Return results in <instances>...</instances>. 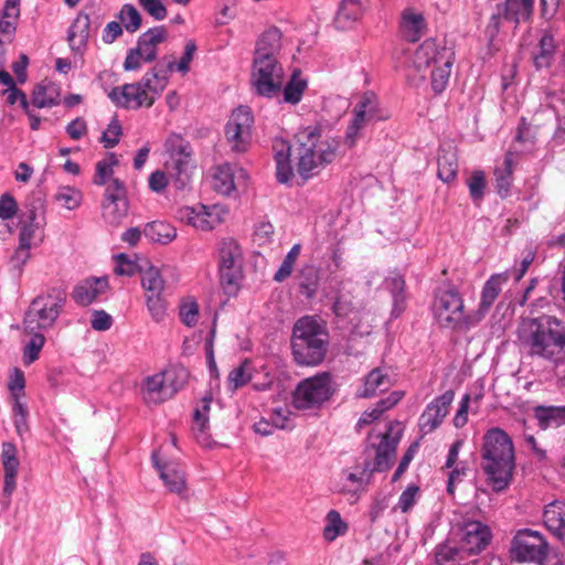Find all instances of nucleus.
<instances>
[{
	"instance_id": "nucleus-3",
	"label": "nucleus",
	"mask_w": 565,
	"mask_h": 565,
	"mask_svg": "<svg viewBox=\"0 0 565 565\" xmlns=\"http://www.w3.org/2000/svg\"><path fill=\"white\" fill-rule=\"evenodd\" d=\"M520 339L532 355L555 362L565 355V326L553 316L542 315L523 321Z\"/></svg>"
},
{
	"instance_id": "nucleus-55",
	"label": "nucleus",
	"mask_w": 565,
	"mask_h": 565,
	"mask_svg": "<svg viewBox=\"0 0 565 565\" xmlns=\"http://www.w3.org/2000/svg\"><path fill=\"white\" fill-rule=\"evenodd\" d=\"M25 377L22 370L14 367L9 376L8 390L12 401L21 399L24 396Z\"/></svg>"
},
{
	"instance_id": "nucleus-16",
	"label": "nucleus",
	"mask_w": 565,
	"mask_h": 565,
	"mask_svg": "<svg viewBox=\"0 0 565 565\" xmlns=\"http://www.w3.org/2000/svg\"><path fill=\"white\" fill-rule=\"evenodd\" d=\"M491 537L490 527L480 521H467L460 529L461 548L470 554H477L484 550Z\"/></svg>"
},
{
	"instance_id": "nucleus-7",
	"label": "nucleus",
	"mask_w": 565,
	"mask_h": 565,
	"mask_svg": "<svg viewBox=\"0 0 565 565\" xmlns=\"http://www.w3.org/2000/svg\"><path fill=\"white\" fill-rule=\"evenodd\" d=\"M455 61V52L446 46H439L435 39L425 40L414 53V66L418 72L431 70V88L436 94L443 93L447 85Z\"/></svg>"
},
{
	"instance_id": "nucleus-56",
	"label": "nucleus",
	"mask_w": 565,
	"mask_h": 565,
	"mask_svg": "<svg viewBox=\"0 0 565 565\" xmlns=\"http://www.w3.org/2000/svg\"><path fill=\"white\" fill-rule=\"evenodd\" d=\"M565 520L562 507L558 502L548 504L543 512V522L548 531H554Z\"/></svg>"
},
{
	"instance_id": "nucleus-13",
	"label": "nucleus",
	"mask_w": 565,
	"mask_h": 565,
	"mask_svg": "<svg viewBox=\"0 0 565 565\" xmlns=\"http://www.w3.org/2000/svg\"><path fill=\"white\" fill-rule=\"evenodd\" d=\"M284 70L277 58L253 60L252 83L259 96L271 98L282 85Z\"/></svg>"
},
{
	"instance_id": "nucleus-40",
	"label": "nucleus",
	"mask_w": 565,
	"mask_h": 565,
	"mask_svg": "<svg viewBox=\"0 0 565 565\" xmlns=\"http://www.w3.org/2000/svg\"><path fill=\"white\" fill-rule=\"evenodd\" d=\"M53 200L62 207L68 211H74L81 206L83 201V193L81 190L74 186L62 185L57 188L55 194L53 195Z\"/></svg>"
},
{
	"instance_id": "nucleus-59",
	"label": "nucleus",
	"mask_w": 565,
	"mask_h": 565,
	"mask_svg": "<svg viewBox=\"0 0 565 565\" xmlns=\"http://www.w3.org/2000/svg\"><path fill=\"white\" fill-rule=\"evenodd\" d=\"M355 310L354 303L349 295L338 292L332 303V312L338 318H349Z\"/></svg>"
},
{
	"instance_id": "nucleus-9",
	"label": "nucleus",
	"mask_w": 565,
	"mask_h": 565,
	"mask_svg": "<svg viewBox=\"0 0 565 565\" xmlns=\"http://www.w3.org/2000/svg\"><path fill=\"white\" fill-rule=\"evenodd\" d=\"M335 393L329 372H320L300 381L291 394L292 406L298 411L319 409Z\"/></svg>"
},
{
	"instance_id": "nucleus-63",
	"label": "nucleus",
	"mask_w": 565,
	"mask_h": 565,
	"mask_svg": "<svg viewBox=\"0 0 565 565\" xmlns=\"http://www.w3.org/2000/svg\"><path fill=\"white\" fill-rule=\"evenodd\" d=\"M30 247L24 246L23 243H19V247L14 252V254L10 257L9 266L10 270L14 276H20L23 266L30 258Z\"/></svg>"
},
{
	"instance_id": "nucleus-24",
	"label": "nucleus",
	"mask_w": 565,
	"mask_h": 565,
	"mask_svg": "<svg viewBox=\"0 0 565 565\" xmlns=\"http://www.w3.org/2000/svg\"><path fill=\"white\" fill-rule=\"evenodd\" d=\"M499 8L504 13V20L514 23V26L521 22H529L534 12V0H505L499 3Z\"/></svg>"
},
{
	"instance_id": "nucleus-33",
	"label": "nucleus",
	"mask_w": 565,
	"mask_h": 565,
	"mask_svg": "<svg viewBox=\"0 0 565 565\" xmlns=\"http://www.w3.org/2000/svg\"><path fill=\"white\" fill-rule=\"evenodd\" d=\"M142 233L149 241L163 245L169 244L177 237L175 227L163 221L147 223Z\"/></svg>"
},
{
	"instance_id": "nucleus-35",
	"label": "nucleus",
	"mask_w": 565,
	"mask_h": 565,
	"mask_svg": "<svg viewBox=\"0 0 565 565\" xmlns=\"http://www.w3.org/2000/svg\"><path fill=\"white\" fill-rule=\"evenodd\" d=\"M495 189L501 199H507L511 193L513 184V161L511 154H507L503 167L494 170Z\"/></svg>"
},
{
	"instance_id": "nucleus-54",
	"label": "nucleus",
	"mask_w": 565,
	"mask_h": 565,
	"mask_svg": "<svg viewBox=\"0 0 565 565\" xmlns=\"http://www.w3.org/2000/svg\"><path fill=\"white\" fill-rule=\"evenodd\" d=\"M247 363V360H245L242 364L230 372L227 377L228 390L235 392L239 387L245 386L252 380V375L246 371Z\"/></svg>"
},
{
	"instance_id": "nucleus-28",
	"label": "nucleus",
	"mask_w": 565,
	"mask_h": 565,
	"mask_svg": "<svg viewBox=\"0 0 565 565\" xmlns=\"http://www.w3.org/2000/svg\"><path fill=\"white\" fill-rule=\"evenodd\" d=\"M360 113H362V119L369 125L388 118V115L381 109L377 97L371 92L365 93L353 107L352 114Z\"/></svg>"
},
{
	"instance_id": "nucleus-32",
	"label": "nucleus",
	"mask_w": 565,
	"mask_h": 565,
	"mask_svg": "<svg viewBox=\"0 0 565 565\" xmlns=\"http://www.w3.org/2000/svg\"><path fill=\"white\" fill-rule=\"evenodd\" d=\"M458 173V157L454 148L440 149L437 158V177L444 183L456 180Z\"/></svg>"
},
{
	"instance_id": "nucleus-4",
	"label": "nucleus",
	"mask_w": 565,
	"mask_h": 565,
	"mask_svg": "<svg viewBox=\"0 0 565 565\" xmlns=\"http://www.w3.org/2000/svg\"><path fill=\"white\" fill-rule=\"evenodd\" d=\"M321 126L310 125L295 135L296 169L303 180L317 175L337 156L338 143L321 141Z\"/></svg>"
},
{
	"instance_id": "nucleus-60",
	"label": "nucleus",
	"mask_w": 565,
	"mask_h": 565,
	"mask_svg": "<svg viewBox=\"0 0 565 565\" xmlns=\"http://www.w3.org/2000/svg\"><path fill=\"white\" fill-rule=\"evenodd\" d=\"M31 102L38 108L52 107L58 104L56 96L47 95V87L39 84L32 92Z\"/></svg>"
},
{
	"instance_id": "nucleus-29",
	"label": "nucleus",
	"mask_w": 565,
	"mask_h": 565,
	"mask_svg": "<svg viewBox=\"0 0 565 565\" xmlns=\"http://www.w3.org/2000/svg\"><path fill=\"white\" fill-rule=\"evenodd\" d=\"M533 414L537 426L543 430L565 425V405H537L533 408Z\"/></svg>"
},
{
	"instance_id": "nucleus-21",
	"label": "nucleus",
	"mask_w": 565,
	"mask_h": 565,
	"mask_svg": "<svg viewBox=\"0 0 565 565\" xmlns=\"http://www.w3.org/2000/svg\"><path fill=\"white\" fill-rule=\"evenodd\" d=\"M168 38V30L164 25L150 28L143 32L137 40V49L143 55V62L151 63L156 61L158 55V44L166 41Z\"/></svg>"
},
{
	"instance_id": "nucleus-64",
	"label": "nucleus",
	"mask_w": 565,
	"mask_h": 565,
	"mask_svg": "<svg viewBox=\"0 0 565 565\" xmlns=\"http://www.w3.org/2000/svg\"><path fill=\"white\" fill-rule=\"evenodd\" d=\"M146 302L152 319L157 322L163 320L167 306L161 294L146 295Z\"/></svg>"
},
{
	"instance_id": "nucleus-12",
	"label": "nucleus",
	"mask_w": 565,
	"mask_h": 565,
	"mask_svg": "<svg viewBox=\"0 0 565 565\" xmlns=\"http://www.w3.org/2000/svg\"><path fill=\"white\" fill-rule=\"evenodd\" d=\"M548 544L539 531L519 530L511 542L510 553L515 562L542 564L547 556Z\"/></svg>"
},
{
	"instance_id": "nucleus-47",
	"label": "nucleus",
	"mask_w": 565,
	"mask_h": 565,
	"mask_svg": "<svg viewBox=\"0 0 565 565\" xmlns=\"http://www.w3.org/2000/svg\"><path fill=\"white\" fill-rule=\"evenodd\" d=\"M369 124L362 119V113L352 114V118L345 130L344 145L350 149L354 148L358 140L363 137V130Z\"/></svg>"
},
{
	"instance_id": "nucleus-6",
	"label": "nucleus",
	"mask_w": 565,
	"mask_h": 565,
	"mask_svg": "<svg viewBox=\"0 0 565 565\" xmlns=\"http://www.w3.org/2000/svg\"><path fill=\"white\" fill-rule=\"evenodd\" d=\"M167 83V71L154 66L143 75L140 82L114 87L108 97L113 103L122 108L138 109L143 105L151 107L154 103V97H149L148 93L160 94L166 88Z\"/></svg>"
},
{
	"instance_id": "nucleus-49",
	"label": "nucleus",
	"mask_w": 565,
	"mask_h": 565,
	"mask_svg": "<svg viewBox=\"0 0 565 565\" xmlns=\"http://www.w3.org/2000/svg\"><path fill=\"white\" fill-rule=\"evenodd\" d=\"M369 124L362 119V113L352 114V118L345 130L344 145L350 149L354 148L358 140L363 137V130Z\"/></svg>"
},
{
	"instance_id": "nucleus-18",
	"label": "nucleus",
	"mask_w": 565,
	"mask_h": 565,
	"mask_svg": "<svg viewBox=\"0 0 565 565\" xmlns=\"http://www.w3.org/2000/svg\"><path fill=\"white\" fill-rule=\"evenodd\" d=\"M108 288L106 276L89 277L73 288L71 297L78 306L86 307L97 300Z\"/></svg>"
},
{
	"instance_id": "nucleus-17",
	"label": "nucleus",
	"mask_w": 565,
	"mask_h": 565,
	"mask_svg": "<svg viewBox=\"0 0 565 565\" xmlns=\"http://www.w3.org/2000/svg\"><path fill=\"white\" fill-rule=\"evenodd\" d=\"M151 459L160 478L169 491L182 495L185 492V475L182 467L175 462H161L158 451H153Z\"/></svg>"
},
{
	"instance_id": "nucleus-44",
	"label": "nucleus",
	"mask_w": 565,
	"mask_h": 565,
	"mask_svg": "<svg viewBox=\"0 0 565 565\" xmlns=\"http://www.w3.org/2000/svg\"><path fill=\"white\" fill-rule=\"evenodd\" d=\"M469 195L476 205H480L487 190L486 173L482 170H473L467 180Z\"/></svg>"
},
{
	"instance_id": "nucleus-52",
	"label": "nucleus",
	"mask_w": 565,
	"mask_h": 565,
	"mask_svg": "<svg viewBox=\"0 0 565 565\" xmlns=\"http://www.w3.org/2000/svg\"><path fill=\"white\" fill-rule=\"evenodd\" d=\"M32 334L31 340L25 345L23 351V362L25 365H30L39 359L40 352L45 343V338L40 331L30 332Z\"/></svg>"
},
{
	"instance_id": "nucleus-62",
	"label": "nucleus",
	"mask_w": 565,
	"mask_h": 565,
	"mask_svg": "<svg viewBox=\"0 0 565 565\" xmlns=\"http://www.w3.org/2000/svg\"><path fill=\"white\" fill-rule=\"evenodd\" d=\"M30 247L24 246L23 243H19V247L14 252V254L10 257L9 266L10 270L14 276H20L23 266L30 258Z\"/></svg>"
},
{
	"instance_id": "nucleus-31",
	"label": "nucleus",
	"mask_w": 565,
	"mask_h": 565,
	"mask_svg": "<svg viewBox=\"0 0 565 565\" xmlns=\"http://www.w3.org/2000/svg\"><path fill=\"white\" fill-rule=\"evenodd\" d=\"M391 386L392 380L390 375L382 369L375 367L365 376L363 388L356 393V396L361 398H371L377 393L387 391Z\"/></svg>"
},
{
	"instance_id": "nucleus-51",
	"label": "nucleus",
	"mask_w": 565,
	"mask_h": 565,
	"mask_svg": "<svg viewBox=\"0 0 565 565\" xmlns=\"http://www.w3.org/2000/svg\"><path fill=\"white\" fill-rule=\"evenodd\" d=\"M141 286L147 291L146 295L161 294L164 288V280L162 279L159 269L150 266L142 275Z\"/></svg>"
},
{
	"instance_id": "nucleus-15",
	"label": "nucleus",
	"mask_w": 565,
	"mask_h": 565,
	"mask_svg": "<svg viewBox=\"0 0 565 565\" xmlns=\"http://www.w3.org/2000/svg\"><path fill=\"white\" fill-rule=\"evenodd\" d=\"M455 398L452 390L446 391L444 394L435 397L425 408L419 417V429L424 435L433 433L437 429L445 417L449 413V407Z\"/></svg>"
},
{
	"instance_id": "nucleus-14",
	"label": "nucleus",
	"mask_w": 565,
	"mask_h": 565,
	"mask_svg": "<svg viewBox=\"0 0 565 565\" xmlns=\"http://www.w3.org/2000/svg\"><path fill=\"white\" fill-rule=\"evenodd\" d=\"M254 116L248 106H239L233 110L225 125V136L236 151H245L252 137Z\"/></svg>"
},
{
	"instance_id": "nucleus-34",
	"label": "nucleus",
	"mask_w": 565,
	"mask_h": 565,
	"mask_svg": "<svg viewBox=\"0 0 565 565\" xmlns=\"http://www.w3.org/2000/svg\"><path fill=\"white\" fill-rule=\"evenodd\" d=\"M143 398L147 403L160 404L166 397V380L163 372L148 376L142 385Z\"/></svg>"
},
{
	"instance_id": "nucleus-27",
	"label": "nucleus",
	"mask_w": 565,
	"mask_h": 565,
	"mask_svg": "<svg viewBox=\"0 0 565 565\" xmlns=\"http://www.w3.org/2000/svg\"><path fill=\"white\" fill-rule=\"evenodd\" d=\"M166 168L175 190L183 191L190 185L194 169L192 158L170 160L166 163Z\"/></svg>"
},
{
	"instance_id": "nucleus-8",
	"label": "nucleus",
	"mask_w": 565,
	"mask_h": 565,
	"mask_svg": "<svg viewBox=\"0 0 565 565\" xmlns=\"http://www.w3.org/2000/svg\"><path fill=\"white\" fill-rule=\"evenodd\" d=\"M65 288L52 287L46 294L34 298L24 316V328L28 332L47 329L58 318L66 303Z\"/></svg>"
},
{
	"instance_id": "nucleus-5",
	"label": "nucleus",
	"mask_w": 565,
	"mask_h": 565,
	"mask_svg": "<svg viewBox=\"0 0 565 565\" xmlns=\"http://www.w3.org/2000/svg\"><path fill=\"white\" fill-rule=\"evenodd\" d=\"M402 434V429L394 433L393 423L388 424L385 433L376 434L375 437L381 438V441L377 445L374 443L365 445L362 452L363 462L354 467L360 471L348 473L347 479L364 488L371 483L374 473L388 471L393 466Z\"/></svg>"
},
{
	"instance_id": "nucleus-57",
	"label": "nucleus",
	"mask_w": 565,
	"mask_h": 565,
	"mask_svg": "<svg viewBox=\"0 0 565 565\" xmlns=\"http://www.w3.org/2000/svg\"><path fill=\"white\" fill-rule=\"evenodd\" d=\"M212 401H213L212 393L211 392L206 393V395L202 397L201 407L196 408L194 411V415H193L194 423H195V425H198L199 430L202 434L205 433V430L209 427V412L211 408Z\"/></svg>"
},
{
	"instance_id": "nucleus-38",
	"label": "nucleus",
	"mask_w": 565,
	"mask_h": 565,
	"mask_svg": "<svg viewBox=\"0 0 565 565\" xmlns=\"http://www.w3.org/2000/svg\"><path fill=\"white\" fill-rule=\"evenodd\" d=\"M166 380V397L171 398L183 388L189 379V372L181 365H173L163 371Z\"/></svg>"
},
{
	"instance_id": "nucleus-58",
	"label": "nucleus",
	"mask_w": 565,
	"mask_h": 565,
	"mask_svg": "<svg viewBox=\"0 0 565 565\" xmlns=\"http://www.w3.org/2000/svg\"><path fill=\"white\" fill-rule=\"evenodd\" d=\"M122 134V128L120 122L116 117L111 119L107 129L102 134L99 141L104 143L106 149L114 148L119 143L120 136Z\"/></svg>"
},
{
	"instance_id": "nucleus-53",
	"label": "nucleus",
	"mask_w": 565,
	"mask_h": 565,
	"mask_svg": "<svg viewBox=\"0 0 565 565\" xmlns=\"http://www.w3.org/2000/svg\"><path fill=\"white\" fill-rule=\"evenodd\" d=\"M13 423L19 436H23L29 431L28 416L29 411L26 404L22 403L21 399L13 401L12 403Z\"/></svg>"
},
{
	"instance_id": "nucleus-41",
	"label": "nucleus",
	"mask_w": 565,
	"mask_h": 565,
	"mask_svg": "<svg viewBox=\"0 0 565 565\" xmlns=\"http://www.w3.org/2000/svg\"><path fill=\"white\" fill-rule=\"evenodd\" d=\"M164 147L170 160L192 158L190 142L179 134H171L164 142Z\"/></svg>"
},
{
	"instance_id": "nucleus-42",
	"label": "nucleus",
	"mask_w": 565,
	"mask_h": 565,
	"mask_svg": "<svg viewBox=\"0 0 565 565\" xmlns=\"http://www.w3.org/2000/svg\"><path fill=\"white\" fill-rule=\"evenodd\" d=\"M298 74L299 71H295L290 77V81L282 89L284 102L290 105H297L300 103L307 88V81L300 78Z\"/></svg>"
},
{
	"instance_id": "nucleus-11",
	"label": "nucleus",
	"mask_w": 565,
	"mask_h": 565,
	"mask_svg": "<svg viewBox=\"0 0 565 565\" xmlns=\"http://www.w3.org/2000/svg\"><path fill=\"white\" fill-rule=\"evenodd\" d=\"M220 282L227 296H235L239 290L242 274V249L233 238L222 241L218 249Z\"/></svg>"
},
{
	"instance_id": "nucleus-23",
	"label": "nucleus",
	"mask_w": 565,
	"mask_h": 565,
	"mask_svg": "<svg viewBox=\"0 0 565 565\" xmlns=\"http://www.w3.org/2000/svg\"><path fill=\"white\" fill-rule=\"evenodd\" d=\"M274 159L276 162V178L280 183H288L294 177V168L291 164V146L284 139L275 140Z\"/></svg>"
},
{
	"instance_id": "nucleus-30",
	"label": "nucleus",
	"mask_w": 565,
	"mask_h": 565,
	"mask_svg": "<svg viewBox=\"0 0 565 565\" xmlns=\"http://www.w3.org/2000/svg\"><path fill=\"white\" fill-rule=\"evenodd\" d=\"M510 278L509 271L491 275L484 282L481 290V298L479 303V312L486 313L490 310L495 299L502 290V285Z\"/></svg>"
},
{
	"instance_id": "nucleus-2",
	"label": "nucleus",
	"mask_w": 565,
	"mask_h": 565,
	"mask_svg": "<svg viewBox=\"0 0 565 565\" xmlns=\"http://www.w3.org/2000/svg\"><path fill=\"white\" fill-rule=\"evenodd\" d=\"M291 352L298 365H320L327 355L330 333L327 321L320 316H303L292 328Z\"/></svg>"
},
{
	"instance_id": "nucleus-43",
	"label": "nucleus",
	"mask_w": 565,
	"mask_h": 565,
	"mask_svg": "<svg viewBox=\"0 0 565 565\" xmlns=\"http://www.w3.org/2000/svg\"><path fill=\"white\" fill-rule=\"evenodd\" d=\"M102 207L104 220L111 225H118L128 214L129 203L128 201H103Z\"/></svg>"
},
{
	"instance_id": "nucleus-20",
	"label": "nucleus",
	"mask_w": 565,
	"mask_h": 565,
	"mask_svg": "<svg viewBox=\"0 0 565 565\" xmlns=\"http://www.w3.org/2000/svg\"><path fill=\"white\" fill-rule=\"evenodd\" d=\"M369 0H342L333 24L338 30L351 29L364 14Z\"/></svg>"
},
{
	"instance_id": "nucleus-46",
	"label": "nucleus",
	"mask_w": 565,
	"mask_h": 565,
	"mask_svg": "<svg viewBox=\"0 0 565 565\" xmlns=\"http://www.w3.org/2000/svg\"><path fill=\"white\" fill-rule=\"evenodd\" d=\"M327 524L323 529V537L328 542L334 541L339 535L345 534L348 530L347 523L343 522L340 513L331 510L327 514Z\"/></svg>"
},
{
	"instance_id": "nucleus-19",
	"label": "nucleus",
	"mask_w": 565,
	"mask_h": 565,
	"mask_svg": "<svg viewBox=\"0 0 565 565\" xmlns=\"http://www.w3.org/2000/svg\"><path fill=\"white\" fill-rule=\"evenodd\" d=\"M384 289L392 297L391 319L399 318L407 308V291L405 277L398 271H391L383 281Z\"/></svg>"
},
{
	"instance_id": "nucleus-25",
	"label": "nucleus",
	"mask_w": 565,
	"mask_h": 565,
	"mask_svg": "<svg viewBox=\"0 0 565 565\" xmlns=\"http://www.w3.org/2000/svg\"><path fill=\"white\" fill-rule=\"evenodd\" d=\"M90 19L87 13L79 12L67 32V41L73 52L86 49L89 39Z\"/></svg>"
},
{
	"instance_id": "nucleus-22",
	"label": "nucleus",
	"mask_w": 565,
	"mask_h": 565,
	"mask_svg": "<svg viewBox=\"0 0 565 565\" xmlns=\"http://www.w3.org/2000/svg\"><path fill=\"white\" fill-rule=\"evenodd\" d=\"M401 33L403 38L412 43L419 41L427 31V23L423 13L405 9L401 18Z\"/></svg>"
},
{
	"instance_id": "nucleus-45",
	"label": "nucleus",
	"mask_w": 565,
	"mask_h": 565,
	"mask_svg": "<svg viewBox=\"0 0 565 565\" xmlns=\"http://www.w3.org/2000/svg\"><path fill=\"white\" fill-rule=\"evenodd\" d=\"M116 17L128 33L137 32L142 24L141 14L131 3L124 4Z\"/></svg>"
},
{
	"instance_id": "nucleus-26",
	"label": "nucleus",
	"mask_w": 565,
	"mask_h": 565,
	"mask_svg": "<svg viewBox=\"0 0 565 565\" xmlns=\"http://www.w3.org/2000/svg\"><path fill=\"white\" fill-rule=\"evenodd\" d=\"M281 36L280 30L276 26L266 30L256 42L254 60L276 58L281 49Z\"/></svg>"
},
{
	"instance_id": "nucleus-1",
	"label": "nucleus",
	"mask_w": 565,
	"mask_h": 565,
	"mask_svg": "<svg viewBox=\"0 0 565 565\" xmlns=\"http://www.w3.org/2000/svg\"><path fill=\"white\" fill-rule=\"evenodd\" d=\"M481 468L495 492L509 487L515 468L514 445L502 428H490L480 449Z\"/></svg>"
},
{
	"instance_id": "nucleus-36",
	"label": "nucleus",
	"mask_w": 565,
	"mask_h": 565,
	"mask_svg": "<svg viewBox=\"0 0 565 565\" xmlns=\"http://www.w3.org/2000/svg\"><path fill=\"white\" fill-rule=\"evenodd\" d=\"M555 40L551 33H544L539 41V51L534 54L533 61L537 70L550 67L555 55Z\"/></svg>"
},
{
	"instance_id": "nucleus-37",
	"label": "nucleus",
	"mask_w": 565,
	"mask_h": 565,
	"mask_svg": "<svg viewBox=\"0 0 565 565\" xmlns=\"http://www.w3.org/2000/svg\"><path fill=\"white\" fill-rule=\"evenodd\" d=\"M213 189L223 195H231L235 192L234 170L231 164L225 163L215 169Z\"/></svg>"
},
{
	"instance_id": "nucleus-48",
	"label": "nucleus",
	"mask_w": 565,
	"mask_h": 565,
	"mask_svg": "<svg viewBox=\"0 0 565 565\" xmlns=\"http://www.w3.org/2000/svg\"><path fill=\"white\" fill-rule=\"evenodd\" d=\"M369 124L362 119V113L352 114V118L345 130L344 145L350 149L354 148L358 140L363 137V130Z\"/></svg>"
},
{
	"instance_id": "nucleus-50",
	"label": "nucleus",
	"mask_w": 565,
	"mask_h": 565,
	"mask_svg": "<svg viewBox=\"0 0 565 565\" xmlns=\"http://www.w3.org/2000/svg\"><path fill=\"white\" fill-rule=\"evenodd\" d=\"M109 161L99 160L96 163L95 174L93 178V183L95 185H106L108 180L114 173L113 167L118 163V159L115 153L110 152L108 154Z\"/></svg>"
},
{
	"instance_id": "nucleus-39",
	"label": "nucleus",
	"mask_w": 565,
	"mask_h": 565,
	"mask_svg": "<svg viewBox=\"0 0 565 565\" xmlns=\"http://www.w3.org/2000/svg\"><path fill=\"white\" fill-rule=\"evenodd\" d=\"M319 270L312 266L307 265L301 268L299 274V291L307 299H312L319 289Z\"/></svg>"
},
{
	"instance_id": "nucleus-10",
	"label": "nucleus",
	"mask_w": 565,
	"mask_h": 565,
	"mask_svg": "<svg viewBox=\"0 0 565 565\" xmlns=\"http://www.w3.org/2000/svg\"><path fill=\"white\" fill-rule=\"evenodd\" d=\"M463 308V299L455 285L446 284L437 288L434 311L443 328L452 330L467 328L468 317Z\"/></svg>"
},
{
	"instance_id": "nucleus-61",
	"label": "nucleus",
	"mask_w": 565,
	"mask_h": 565,
	"mask_svg": "<svg viewBox=\"0 0 565 565\" xmlns=\"http://www.w3.org/2000/svg\"><path fill=\"white\" fill-rule=\"evenodd\" d=\"M115 274L118 276L132 277L137 274L139 267L138 264L131 260L127 254L120 253L115 255Z\"/></svg>"
}]
</instances>
